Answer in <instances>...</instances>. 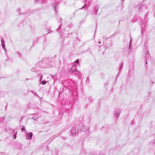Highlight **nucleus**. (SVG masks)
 <instances>
[{"label":"nucleus","instance_id":"aec40b11","mask_svg":"<svg viewBox=\"0 0 155 155\" xmlns=\"http://www.w3.org/2000/svg\"><path fill=\"white\" fill-rule=\"evenodd\" d=\"M17 11L18 12H19L20 11V9H17Z\"/></svg>","mask_w":155,"mask_h":155},{"label":"nucleus","instance_id":"393cba45","mask_svg":"<svg viewBox=\"0 0 155 155\" xmlns=\"http://www.w3.org/2000/svg\"><path fill=\"white\" fill-rule=\"evenodd\" d=\"M78 76H80V74H79V75H78Z\"/></svg>","mask_w":155,"mask_h":155},{"label":"nucleus","instance_id":"39448f33","mask_svg":"<svg viewBox=\"0 0 155 155\" xmlns=\"http://www.w3.org/2000/svg\"><path fill=\"white\" fill-rule=\"evenodd\" d=\"M52 5L54 6V11L55 12H57V5L55 3H53L52 4Z\"/></svg>","mask_w":155,"mask_h":155},{"label":"nucleus","instance_id":"1a4fd4ad","mask_svg":"<svg viewBox=\"0 0 155 155\" xmlns=\"http://www.w3.org/2000/svg\"><path fill=\"white\" fill-rule=\"evenodd\" d=\"M13 132L14 134H16L17 132V129H15L13 130Z\"/></svg>","mask_w":155,"mask_h":155},{"label":"nucleus","instance_id":"20e7f679","mask_svg":"<svg viewBox=\"0 0 155 155\" xmlns=\"http://www.w3.org/2000/svg\"><path fill=\"white\" fill-rule=\"evenodd\" d=\"M70 132H71L72 134L73 135H76V131L75 129V128L74 127H72L71 129L70 130Z\"/></svg>","mask_w":155,"mask_h":155},{"label":"nucleus","instance_id":"ddd939ff","mask_svg":"<svg viewBox=\"0 0 155 155\" xmlns=\"http://www.w3.org/2000/svg\"><path fill=\"white\" fill-rule=\"evenodd\" d=\"M21 130L22 132L24 131L25 130V127L24 126L22 127V128H21Z\"/></svg>","mask_w":155,"mask_h":155},{"label":"nucleus","instance_id":"a878e982","mask_svg":"<svg viewBox=\"0 0 155 155\" xmlns=\"http://www.w3.org/2000/svg\"><path fill=\"white\" fill-rule=\"evenodd\" d=\"M84 6H85V5H84L82 7L84 8Z\"/></svg>","mask_w":155,"mask_h":155},{"label":"nucleus","instance_id":"a211bd4d","mask_svg":"<svg viewBox=\"0 0 155 155\" xmlns=\"http://www.w3.org/2000/svg\"><path fill=\"white\" fill-rule=\"evenodd\" d=\"M149 54V55H150V54H149V52H147L146 53V55H147L148 54Z\"/></svg>","mask_w":155,"mask_h":155},{"label":"nucleus","instance_id":"2eb2a0df","mask_svg":"<svg viewBox=\"0 0 155 155\" xmlns=\"http://www.w3.org/2000/svg\"><path fill=\"white\" fill-rule=\"evenodd\" d=\"M16 134H15L13 135V137H14V138L15 139L16 138Z\"/></svg>","mask_w":155,"mask_h":155},{"label":"nucleus","instance_id":"cd10ccee","mask_svg":"<svg viewBox=\"0 0 155 155\" xmlns=\"http://www.w3.org/2000/svg\"><path fill=\"white\" fill-rule=\"evenodd\" d=\"M22 117H23V116H21V118H22Z\"/></svg>","mask_w":155,"mask_h":155},{"label":"nucleus","instance_id":"423d86ee","mask_svg":"<svg viewBox=\"0 0 155 155\" xmlns=\"http://www.w3.org/2000/svg\"><path fill=\"white\" fill-rule=\"evenodd\" d=\"M52 77H53V78L54 79V82L57 81V75H56H56H52Z\"/></svg>","mask_w":155,"mask_h":155},{"label":"nucleus","instance_id":"4be33fe9","mask_svg":"<svg viewBox=\"0 0 155 155\" xmlns=\"http://www.w3.org/2000/svg\"><path fill=\"white\" fill-rule=\"evenodd\" d=\"M3 48L4 49L5 51H6V48H5V47H4V48Z\"/></svg>","mask_w":155,"mask_h":155},{"label":"nucleus","instance_id":"bb28decb","mask_svg":"<svg viewBox=\"0 0 155 155\" xmlns=\"http://www.w3.org/2000/svg\"><path fill=\"white\" fill-rule=\"evenodd\" d=\"M122 1H124V0H121Z\"/></svg>","mask_w":155,"mask_h":155},{"label":"nucleus","instance_id":"f3484780","mask_svg":"<svg viewBox=\"0 0 155 155\" xmlns=\"http://www.w3.org/2000/svg\"><path fill=\"white\" fill-rule=\"evenodd\" d=\"M35 2L37 3L39 2V0H35Z\"/></svg>","mask_w":155,"mask_h":155},{"label":"nucleus","instance_id":"4468645a","mask_svg":"<svg viewBox=\"0 0 155 155\" xmlns=\"http://www.w3.org/2000/svg\"><path fill=\"white\" fill-rule=\"evenodd\" d=\"M1 42L2 43V44H5V41L3 39H1Z\"/></svg>","mask_w":155,"mask_h":155},{"label":"nucleus","instance_id":"c85d7f7f","mask_svg":"<svg viewBox=\"0 0 155 155\" xmlns=\"http://www.w3.org/2000/svg\"><path fill=\"white\" fill-rule=\"evenodd\" d=\"M147 64V62L146 61V64Z\"/></svg>","mask_w":155,"mask_h":155},{"label":"nucleus","instance_id":"f03ea898","mask_svg":"<svg viewBox=\"0 0 155 155\" xmlns=\"http://www.w3.org/2000/svg\"><path fill=\"white\" fill-rule=\"evenodd\" d=\"M32 133L31 132H29L27 134L26 138L27 140H30L32 138Z\"/></svg>","mask_w":155,"mask_h":155},{"label":"nucleus","instance_id":"b1692460","mask_svg":"<svg viewBox=\"0 0 155 155\" xmlns=\"http://www.w3.org/2000/svg\"><path fill=\"white\" fill-rule=\"evenodd\" d=\"M60 26H61V25H60V26H59V27L57 29H58V28H60Z\"/></svg>","mask_w":155,"mask_h":155},{"label":"nucleus","instance_id":"6e6552de","mask_svg":"<svg viewBox=\"0 0 155 155\" xmlns=\"http://www.w3.org/2000/svg\"><path fill=\"white\" fill-rule=\"evenodd\" d=\"M131 41H132L131 39H130V43L129 45V46L128 47V48L129 49H131V47H132V46H131L132 42H131Z\"/></svg>","mask_w":155,"mask_h":155},{"label":"nucleus","instance_id":"f8f14e48","mask_svg":"<svg viewBox=\"0 0 155 155\" xmlns=\"http://www.w3.org/2000/svg\"><path fill=\"white\" fill-rule=\"evenodd\" d=\"M123 66V63H121L120 65V70L121 69Z\"/></svg>","mask_w":155,"mask_h":155},{"label":"nucleus","instance_id":"0eeeda50","mask_svg":"<svg viewBox=\"0 0 155 155\" xmlns=\"http://www.w3.org/2000/svg\"><path fill=\"white\" fill-rule=\"evenodd\" d=\"M99 9V7L98 6H96L95 7V13L97 14V12L98 11V10Z\"/></svg>","mask_w":155,"mask_h":155},{"label":"nucleus","instance_id":"6ab92c4d","mask_svg":"<svg viewBox=\"0 0 155 155\" xmlns=\"http://www.w3.org/2000/svg\"><path fill=\"white\" fill-rule=\"evenodd\" d=\"M33 118L35 120H36L37 119V118H35L34 116L33 117Z\"/></svg>","mask_w":155,"mask_h":155},{"label":"nucleus","instance_id":"9b49d317","mask_svg":"<svg viewBox=\"0 0 155 155\" xmlns=\"http://www.w3.org/2000/svg\"><path fill=\"white\" fill-rule=\"evenodd\" d=\"M31 71L32 72H35L36 71L35 68H31Z\"/></svg>","mask_w":155,"mask_h":155},{"label":"nucleus","instance_id":"412c9836","mask_svg":"<svg viewBox=\"0 0 155 155\" xmlns=\"http://www.w3.org/2000/svg\"><path fill=\"white\" fill-rule=\"evenodd\" d=\"M3 48L4 49L5 51H6V48H5V47H4V48Z\"/></svg>","mask_w":155,"mask_h":155},{"label":"nucleus","instance_id":"f257e3e1","mask_svg":"<svg viewBox=\"0 0 155 155\" xmlns=\"http://www.w3.org/2000/svg\"><path fill=\"white\" fill-rule=\"evenodd\" d=\"M79 60L77 59L75 62H73L72 67L69 69L68 71V73H71L73 72L77 71L76 66L79 64Z\"/></svg>","mask_w":155,"mask_h":155},{"label":"nucleus","instance_id":"dca6fc26","mask_svg":"<svg viewBox=\"0 0 155 155\" xmlns=\"http://www.w3.org/2000/svg\"><path fill=\"white\" fill-rule=\"evenodd\" d=\"M2 45L3 48L5 47V44H2Z\"/></svg>","mask_w":155,"mask_h":155},{"label":"nucleus","instance_id":"7ed1b4c3","mask_svg":"<svg viewBox=\"0 0 155 155\" xmlns=\"http://www.w3.org/2000/svg\"><path fill=\"white\" fill-rule=\"evenodd\" d=\"M120 113V109H117L116 110L115 114H114L115 117L116 118L118 117Z\"/></svg>","mask_w":155,"mask_h":155},{"label":"nucleus","instance_id":"9d476101","mask_svg":"<svg viewBox=\"0 0 155 155\" xmlns=\"http://www.w3.org/2000/svg\"><path fill=\"white\" fill-rule=\"evenodd\" d=\"M46 82H47V81H43L41 82V83L42 84L45 85L46 84Z\"/></svg>","mask_w":155,"mask_h":155},{"label":"nucleus","instance_id":"5701e85b","mask_svg":"<svg viewBox=\"0 0 155 155\" xmlns=\"http://www.w3.org/2000/svg\"><path fill=\"white\" fill-rule=\"evenodd\" d=\"M101 43V42L100 41H98V43H99V44H100Z\"/></svg>","mask_w":155,"mask_h":155}]
</instances>
